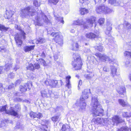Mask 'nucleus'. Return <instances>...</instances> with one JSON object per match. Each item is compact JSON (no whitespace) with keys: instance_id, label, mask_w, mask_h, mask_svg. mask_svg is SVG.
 Masks as SVG:
<instances>
[{"instance_id":"41","label":"nucleus","mask_w":131,"mask_h":131,"mask_svg":"<svg viewBox=\"0 0 131 131\" xmlns=\"http://www.w3.org/2000/svg\"><path fill=\"white\" fill-rule=\"evenodd\" d=\"M39 61L40 62V63L42 64V65H43L44 66H46L47 64H46V63L45 61V60L42 59H40L39 60Z\"/></svg>"},{"instance_id":"43","label":"nucleus","mask_w":131,"mask_h":131,"mask_svg":"<svg viewBox=\"0 0 131 131\" xmlns=\"http://www.w3.org/2000/svg\"><path fill=\"white\" fill-rule=\"evenodd\" d=\"M93 76V75L92 74H88L85 75V77L87 79H90Z\"/></svg>"},{"instance_id":"51","label":"nucleus","mask_w":131,"mask_h":131,"mask_svg":"<svg viewBox=\"0 0 131 131\" xmlns=\"http://www.w3.org/2000/svg\"><path fill=\"white\" fill-rule=\"evenodd\" d=\"M5 123L4 122V121H1L0 122V127H2L4 126H5Z\"/></svg>"},{"instance_id":"31","label":"nucleus","mask_w":131,"mask_h":131,"mask_svg":"<svg viewBox=\"0 0 131 131\" xmlns=\"http://www.w3.org/2000/svg\"><path fill=\"white\" fill-rule=\"evenodd\" d=\"M72 48H71V49L73 50H76L77 48L79 47V46L77 43H75L72 45Z\"/></svg>"},{"instance_id":"34","label":"nucleus","mask_w":131,"mask_h":131,"mask_svg":"<svg viewBox=\"0 0 131 131\" xmlns=\"http://www.w3.org/2000/svg\"><path fill=\"white\" fill-rule=\"evenodd\" d=\"M71 78V77L70 76L67 77L66 78V79L67 80V84L66 85V86L68 87V88L69 89L71 88V85L70 84V80L69 79Z\"/></svg>"},{"instance_id":"40","label":"nucleus","mask_w":131,"mask_h":131,"mask_svg":"<svg viewBox=\"0 0 131 131\" xmlns=\"http://www.w3.org/2000/svg\"><path fill=\"white\" fill-rule=\"evenodd\" d=\"M125 24L127 29H131V24L130 23L127 22H126Z\"/></svg>"},{"instance_id":"20","label":"nucleus","mask_w":131,"mask_h":131,"mask_svg":"<svg viewBox=\"0 0 131 131\" xmlns=\"http://www.w3.org/2000/svg\"><path fill=\"white\" fill-rule=\"evenodd\" d=\"M118 92L119 94L121 97H123V96L125 95L126 90L125 87L123 86L119 91H118Z\"/></svg>"},{"instance_id":"33","label":"nucleus","mask_w":131,"mask_h":131,"mask_svg":"<svg viewBox=\"0 0 131 131\" xmlns=\"http://www.w3.org/2000/svg\"><path fill=\"white\" fill-rule=\"evenodd\" d=\"M59 0H48V4H53L54 5H56L58 2Z\"/></svg>"},{"instance_id":"9","label":"nucleus","mask_w":131,"mask_h":131,"mask_svg":"<svg viewBox=\"0 0 131 131\" xmlns=\"http://www.w3.org/2000/svg\"><path fill=\"white\" fill-rule=\"evenodd\" d=\"M96 56L99 57L100 60L103 61L107 62L110 63L113 62V60L105 54H102L101 53H97L95 54Z\"/></svg>"},{"instance_id":"18","label":"nucleus","mask_w":131,"mask_h":131,"mask_svg":"<svg viewBox=\"0 0 131 131\" xmlns=\"http://www.w3.org/2000/svg\"><path fill=\"white\" fill-rule=\"evenodd\" d=\"M93 121L94 122V123L98 125L99 124H101L104 122L103 118H93Z\"/></svg>"},{"instance_id":"22","label":"nucleus","mask_w":131,"mask_h":131,"mask_svg":"<svg viewBox=\"0 0 131 131\" xmlns=\"http://www.w3.org/2000/svg\"><path fill=\"white\" fill-rule=\"evenodd\" d=\"M35 45L31 46H27L24 47V50L25 52H28L34 49Z\"/></svg>"},{"instance_id":"57","label":"nucleus","mask_w":131,"mask_h":131,"mask_svg":"<svg viewBox=\"0 0 131 131\" xmlns=\"http://www.w3.org/2000/svg\"><path fill=\"white\" fill-rule=\"evenodd\" d=\"M103 70L106 72H108L109 71V70L108 68H107L106 67H105L103 68Z\"/></svg>"},{"instance_id":"53","label":"nucleus","mask_w":131,"mask_h":131,"mask_svg":"<svg viewBox=\"0 0 131 131\" xmlns=\"http://www.w3.org/2000/svg\"><path fill=\"white\" fill-rule=\"evenodd\" d=\"M15 100L16 101H21L22 99L19 97H16L15 99Z\"/></svg>"},{"instance_id":"47","label":"nucleus","mask_w":131,"mask_h":131,"mask_svg":"<svg viewBox=\"0 0 131 131\" xmlns=\"http://www.w3.org/2000/svg\"><path fill=\"white\" fill-rule=\"evenodd\" d=\"M81 4L83 3H86L88 4L89 2V0H79Z\"/></svg>"},{"instance_id":"62","label":"nucleus","mask_w":131,"mask_h":131,"mask_svg":"<svg viewBox=\"0 0 131 131\" xmlns=\"http://www.w3.org/2000/svg\"><path fill=\"white\" fill-rule=\"evenodd\" d=\"M19 68V66H18V65H17V66H15V67L14 68V69L16 71L17 69H18Z\"/></svg>"},{"instance_id":"16","label":"nucleus","mask_w":131,"mask_h":131,"mask_svg":"<svg viewBox=\"0 0 131 131\" xmlns=\"http://www.w3.org/2000/svg\"><path fill=\"white\" fill-rule=\"evenodd\" d=\"M14 14V11L11 10L6 11L5 14L4 15V17L6 18H10Z\"/></svg>"},{"instance_id":"28","label":"nucleus","mask_w":131,"mask_h":131,"mask_svg":"<svg viewBox=\"0 0 131 131\" xmlns=\"http://www.w3.org/2000/svg\"><path fill=\"white\" fill-rule=\"evenodd\" d=\"M9 28V27H6L3 25L0 24V30L2 31H5Z\"/></svg>"},{"instance_id":"48","label":"nucleus","mask_w":131,"mask_h":131,"mask_svg":"<svg viewBox=\"0 0 131 131\" xmlns=\"http://www.w3.org/2000/svg\"><path fill=\"white\" fill-rule=\"evenodd\" d=\"M34 70L35 69H38L40 68V66L38 63H35L34 64Z\"/></svg>"},{"instance_id":"35","label":"nucleus","mask_w":131,"mask_h":131,"mask_svg":"<svg viewBox=\"0 0 131 131\" xmlns=\"http://www.w3.org/2000/svg\"><path fill=\"white\" fill-rule=\"evenodd\" d=\"M117 131H129V128L127 126H123L118 129Z\"/></svg>"},{"instance_id":"13","label":"nucleus","mask_w":131,"mask_h":131,"mask_svg":"<svg viewBox=\"0 0 131 131\" xmlns=\"http://www.w3.org/2000/svg\"><path fill=\"white\" fill-rule=\"evenodd\" d=\"M30 117L36 120H37L38 118L40 119L42 117L41 113H36L31 112L30 114Z\"/></svg>"},{"instance_id":"29","label":"nucleus","mask_w":131,"mask_h":131,"mask_svg":"<svg viewBox=\"0 0 131 131\" xmlns=\"http://www.w3.org/2000/svg\"><path fill=\"white\" fill-rule=\"evenodd\" d=\"M56 19L58 21H60V22L62 23L63 24L64 23V22L63 20V18L62 17H60L58 15H54Z\"/></svg>"},{"instance_id":"5","label":"nucleus","mask_w":131,"mask_h":131,"mask_svg":"<svg viewBox=\"0 0 131 131\" xmlns=\"http://www.w3.org/2000/svg\"><path fill=\"white\" fill-rule=\"evenodd\" d=\"M73 58L74 60L72 61V64L75 70L80 69L82 65V61L79 55L78 54H73Z\"/></svg>"},{"instance_id":"32","label":"nucleus","mask_w":131,"mask_h":131,"mask_svg":"<svg viewBox=\"0 0 131 131\" xmlns=\"http://www.w3.org/2000/svg\"><path fill=\"white\" fill-rule=\"evenodd\" d=\"M12 66L11 64H7L5 66L4 68V70L6 71H8L12 68Z\"/></svg>"},{"instance_id":"64","label":"nucleus","mask_w":131,"mask_h":131,"mask_svg":"<svg viewBox=\"0 0 131 131\" xmlns=\"http://www.w3.org/2000/svg\"><path fill=\"white\" fill-rule=\"evenodd\" d=\"M82 81L81 80H80L79 82V84L78 85V87L79 88V85L80 86L81 85H82Z\"/></svg>"},{"instance_id":"54","label":"nucleus","mask_w":131,"mask_h":131,"mask_svg":"<svg viewBox=\"0 0 131 131\" xmlns=\"http://www.w3.org/2000/svg\"><path fill=\"white\" fill-rule=\"evenodd\" d=\"M9 77H10L11 78H13L15 76L14 74L12 73H10L9 74Z\"/></svg>"},{"instance_id":"6","label":"nucleus","mask_w":131,"mask_h":131,"mask_svg":"<svg viewBox=\"0 0 131 131\" xmlns=\"http://www.w3.org/2000/svg\"><path fill=\"white\" fill-rule=\"evenodd\" d=\"M41 16L42 17V19L38 16L35 18V19L37 20V21L35 22L36 25L41 26L43 24V22L46 24H49L51 23V21L48 19L46 16L44 14H41Z\"/></svg>"},{"instance_id":"27","label":"nucleus","mask_w":131,"mask_h":131,"mask_svg":"<svg viewBox=\"0 0 131 131\" xmlns=\"http://www.w3.org/2000/svg\"><path fill=\"white\" fill-rule=\"evenodd\" d=\"M52 121L54 122H58L60 120V118L59 115L55 116L51 118Z\"/></svg>"},{"instance_id":"11","label":"nucleus","mask_w":131,"mask_h":131,"mask_svg":"<svg viewBox=\"0 0 131 131\" xmlns=\"http://www.w3.org/2000/svg\"><path fill=\"white\" fill-rule=\"evenodd\" d=\"M111 120L114 125L115 124L117 125L119 123L124 121L120 117L118 116H115L112 117Z\"/></svg>"},{"instance_id":"42","label":"nucleus","mask_w":131,"mask_h":131,"mask_svg":"<svg viewBox=\"0 0 131 131\" xmlns=\"http://www.w3.org/2000/svg\"><path fill=\"white\" fill-rule=\"evenodd\" d=\"M6 49L4 46H1L0 47V52H6Z\"/></svg>"},{"instance_id":"24","label":"nucleus","mask_w":131,"mask_h":131,"mask_svg":"<svg viewBox=\"0 0 131 131\" xmlns=\"http://www.w3.org/2000/svg\"><path fill=\"white\" fill-rule=\"evenodd\" d=\"M62 131H70V127L67 124H64L62 125Z\"/></svg>"},{"instance_id":"14","label":"nucleus","mask_w":131,"mask_h":131,"mask_svg":"<svg viewBox=\"0 0 131 131\" xmlns=\"http://www.w3.org/2000/svg\"><path fill=\"white\" fill-rule=\"evenodd\" d=\"M22 36L20 35L16 34L15 35V39L16 41L17 45L19 47H20L22 43L21 40Z\"/></svg>"},{"instance_id":"12","label":"nucleus","mask_w":131,"mask_h":131,"mask_svg":"<svg viewBox=\"0 0 131 131\" xmlns=\"http://www.w3.org/2000/svg\"><path fill=\"white\" fill-rule=\"evenodd\" d=\"M57 83V81L49 79L47 80V81H45L44 82V83L46 85H49L53 88L55 87Z\"/></svg>"},{"instance_id":"17","label":"nucleus","mask_w":131,"mask_h":131,"mask_svg":"<svg viewBox=\"0 0 131 131\" xmlns=\"http://www.w3.org/2000/svg\"><path fill=\"white\" fill-rule=\"evenodd\" d=\"M85 36L87 38L91 39H94L96 38H99L100 37L99 35H95L92 33H90L86 34Z\"/></svg>"},{"instance_id":"61","label":"nucleus","mask_w":131,"mask_h":131,"mask_svg":"<svg viewBox=\"0 0 131 131\" xmlns=\"http://www.w3.org/2000/svg\"><path fill=\"white\" fill-rule=\"evenodd\" d=\"M54 58L55 60H56L58 59V56L57 55H54Z\"/></svg>"},{"instance_id":"60","label":"nucleus","mask_w":131,"mask_h":131,"mask_svg":"<svg viewBox=\"0 0 131 131\" xmlns=\"http://www.w3.org/2000/svg\"><path fill=\"white\" fill-rule=\"evenodd\" d=\"M61 107H57L56 109V111H61Z\"/></svg>"},{"instance_id":"52","label":"nucleus","mask_w":131,"mask_h":131,"mask_svg":"<svg viewBox=\"0 0 131 131\" xmlns=\"http://www.w3.org/2000/svg\"><path fill=\"white\" fill-rule=\"evenodd\" d=\"M21 82V80H20L19 79L17 81L15 82V85L16 86L17 85L19 84Z\"/></svg>"},{"instance_id":"2","label":"nucleus","mask_w":131,"mask_h":131,"mask_svg":"<svg viewBox=\"0 0 131 131\" xmlns=\"http://www.w3.org/2000/svg\"><path fill=\"white\" fill-rule=\"evenodd\" d=\"M36 13L35 9L31 7H27L21 10L20 15L23 18H28L30 16H34Z\"/></svg>"},{"instance_id":"63","label":"nucleus","mask_w":131,"mask_h":131,"mask_svg":"<svg viewBox=\"0 0 131 131\" xmlns=\"http://www.w3.org/2000/svg\"><path fill=\"white\" fill-rule=\"evenodd\" d=\"M127 115L128 116H127V118H129V117H131V113L127 112Z\"/></svg>"},{"instance_id":"1","label":"nucleus","mask_w":131,"mask_h":131,"mask_svg":"<svg viewBox=\"0 0 131 131\" xmlns=\"http://www.w3.org/2000/svg\"><path fill=\"white\" fill-rule=\"evenodd\" d=\"M96 96L92 97L91 104L93 106L92 112L94 116H102L103 114V110Z\"/></svg>"},{"instance_id":"15","label":"nucleus","mask_w":131,"mask_h":131,"mask_svg":"<svg viewBox=\"0 0 131 131\" xmlns=\"http://www.w3.org/2000/svg\"><path fill=\"white\" fill-rule=\"evenodd\" d=\"M6 113L9 115L16 116L18 115V113L17 111H15L14 108L11 107L9 110L6 112Z\"/></svg>"},{"instance_id":"19","label":"nucleus","mask_w":131,"mask_h":131,"mask_svg":"<svg viewBox=\"0 0 131 131\" xmlns=\"http://www.w3.org/2000/svg\"><path fill=\"white\" fill-rule=\"evenodd\" d=\"M112 26V24H110L108 25L106 29L105 32V34L107 35H108L109 36H111L110 33L111 30L112 29L111 27Z\"/></svg>"},{"instance_id":"58","label":"nucleus","mask_w":131,"mask_h":131,"mask_svg":"<svg viewBox=\"0 0 131 131\" xmlns=\"http://www.w3.org/2000/svg\"><path fill=\"white\" fill-rule=\"evenodd\" d=\"M15 28L17 29L20 30L21 29L20 28V26L17 25H15Z\"/></svg>"},{"instance_id":"56","label":"nucleus","mask_w":131,"mask_h":131,"mask_svg":"<svg viewBox=\"0 0 131 131\" xmlns=\"http://www.w3.org/2000/svg\"><path fill=\"white\" fill-rule=\"evenodd\" d=\"M40 56L42 58L45 57L46 56L45 53L44 52H42V53H41Z\"/></svg>"},{"instance_id":"23","label":"nucleus","mask_w":131,"mask_h":131,"mask_svg":"<svg viewBox=\"0 0 131 131\" xmlns=\"http://www.w3.org/2000/svg\"><path fill=\"white\" fill-rule=\"evenodd\" d=\"M118 102L123 107L127 106L128 105L126 101H124L122 99H119Z\"/></svg>"},{"instance_id":"59","label":"nucleus","mask_w":131,"mask_h":131,"mask_svg":"<svg viewBox=\"0 0 131 131\" xmlns=\"http://www.w3.org/2000/svg\"><path fill=\"white\" fill-rule=\"evenodd\" d=\"M3 68L2 67H0V74H2L3 73Z\"/></svg>"},{"instance_id":"38","label":"nucleus","mask_w":131,"mask_h":131,"mask_svg":"<svg viewBox=\"0 0 131 131\" xmlns=\"http://www.w3.org/2000/svg\"><path fill=\"white\" fill-rule=\"evenodd\" d=\"M33 4L35 6L38 7L40 5V2L39 1L34 0L33 2Z\"/></svg>"},{"instance_id":"25","label":"nucleus","mask_w":131,"mask_h":131,"mask_svg":"<svg viewBox=\"0 0 131 131\" xmlns=\"http://www.w3.org/2000/svg\"><path fill=\"white\" fill-rule=\"evenodd\" d=\"M80 12L82 15H84L89 13V10L85 8H81L80 10Z\"/></svg>"},{"instance_id":"26","label":"nucleus","mask_w":131,"mask_h":131,"mask_svg":"<svg viewBox=\"0 0 131 131\" xmlns=\"http://www.w3.org/2000/svg\"><path fill=\"white\" fill-rule=\"evenodd\" d=\"M110 67L111 69V73L113 77L116 74L117 69L114 66H111Z\"/></svg>"},{"instance_id":"36","label":"nucleus","mask_w":131,"mask_h":131,"mask_svg":"<svg viewBox=\"0 0 131 131\" xmlns=\"http://www.w3.org/2000/svg\"><path fill=\"white\" fill-rule=\"evenodd\" d=\"M34 66L32 64H29L28 66L27 67V69L30 70L32 71L34 70Z\"/></svg>"},{"instance_id":"10","label":"nucleus","mask_w":131,"mask_h":131,"mask_svg":"<svg viewBox=\"0 0 131 131\" xmlns=\"http://www.w3.org/2000/svg\"><path fill=\"white\" fill-rule=\"evenodd\" d=\"M32 86L31 82H29L25 83L23 85H21L20 86V91L22 92H25L27 90V88L29 89Z\"/></svg>"},{"instance_id":"50","label":"nucleus","mask_w":131,"mask_h":131,"mask_svg":"<svg viewBox=\"0 0 131 131\" xmlns=\"http://www.w3.org/2000/svg\"><path fill=\"white\" fill-rule=\"evenodd\" d=\"M84 52L86 53H89L90 52V50L89 49L85 48L84 50Z\"/></svg>"},{"instance_id":"44","label":"nucleus","mask_w":131,"mask_h":131,"mask_svg":"<svg viewBox=\"0 0 131 131\" xmlns=\"http://www.w3.org/2000/svg\"><path fill=\"white\" fill-rule=\"evenodd\" d=\"M104 18H101L99 20V23L100 25H101L104 23Z\"/></svg>"},{"instance_id":"45","label":"nucleus","mask_w":131,"mask_h":131,"mask_svg":"<svg viewBox=\"0 0 131 131\" xmlns=\"http://www.w3.org/2000/svg\"><path fill=\"white\" fill-rule=\"evenodd\" d=\"M98 50L99 51H101L103 49V47L101 45L99 46H97Z\"/></svg>"},{"instance_id":"7","label":"nucleus","mask_w":131,"mask_h":131,"mask_svg":"<svg viewBox=\"0 0 131 131\" xmlns=\"http://www.w3.org/2000/svg\"><path fill=\"white\" fill-rule=\"evenodd\" d=\"M96 10L97 13H98L103 12L108 13L111 12L110 9L107 6L104 5L96 7Z\"/></svg>"},{"instance_id":"3","label":"nucleus","mask_w":131,"mask_h":131,"mask_svg":"<svg viewBox=\"0 0 131 131\" xmlns=\"http://www.w3.org/2000/svg\"><path fill=\"white\" fill-rule=\"evenodd\" d=\"M95 20L96 18L92 16L90 19L88 18L87 19V22L86 23L83 22L82 19H81L74 21L73 24L74 25H83L84 28H88L89 27L88 24L89 25L90 27H91L92 26L93 24L95 22Z\"/></svg>"},{"instance_id":"39","label":"nucleus","mask_w":131,"mask_h":131,"mask_svg":"<svg viewBox=\"0 0 131 131\" xmlns=\"http://www.w3.org/2000/svg\"><path fill=\"white\" fill-rule=\"evenodd\" d=\"M124 56L127 57H131V52L125 51L124 53Z\"/></svg>"},{"instance_id":"21","label":"nucleus","mask_w":131,"mask_h":131,"mask_svg":"<svg viewBox=\"0 0 131 131\" xmlns=\"http://www.w3.org/2000/svg\"><path fill=\"white\" fill-rule=\"evenodd\" d=\"M49 122L48 120H45V121L42 122L41 125H43L44 129L42 131H47L46 129V128H48L47 125L49 123Z\"/></svg>"},{"instance_id":"55","label":"nucleus","mask_w":131,"mask_h":131,"mask_svg":"<svg viewBox=\"0 0 131 131\" xmlns=\"http://www.w3.org/2000/svg\"><path fill=\"white\" fill-rule=\"evenodd\" d=\"M14 86V85L13 83L11 84L8 87V88L9 89H11L13 88Z\"/></svg>"},{"instance_id":"8","label":"nucleus","mask_w":131,"mask_h":131,"mask_svg":"<svg viewBox=\"0 0 131 131\" xmlns=\"http://www.w3.org/2000/svg\"><path fill=\"white\" fill-rule=\"evenodd\" d=\"M51 36L54 37V40L57 43L60 45H62L63 43V40L61 37L60 36L59 32H52L51 34Z\"/></svg>"},{"instance_id":"37","label":"nucleus","mask_w":131,"mask_h":131,"mask_svg":"<svg viewBox=\"0 0 131 131\" xmlns=\"http://www.w3.org/2000/svg\"><path fill=\"white\" fill-rule=\"evenodd\" d=\"M41 96L43 97H47V93L45 90H42L41 91Z\"/></svg>"},{"instance_id":"30","label":"nucleus","mask_w":131,"mask_h":131,"mask_svg":"<svg viewBox=\"0 0 131 131\" xmlns=\"http://www.w3.org/2000/svg\"><path fill=\"white\" fill-rule=\"evenodd\" d=\"M46 41V40L42 38H40L37 40L36 43L37 44L38 43H45Z\"/></svg>"},{"instance_id":"46","label":"nucleus","mask_w":131,"mask_h":131,"mask_svg":"<svg viewBox=\"0 0 131 131\" xmlns=\"http://www.w3.org/2000/svg\"><path fill=\"white\" fill-rule=\"evenodd\" d=\"M6 106H5L2 107L0 109V111L1 112H3L4 111L6 113V111H7L6 110Z\"/></svg>"},{"instance_id":"49","label":"nucleus","mask_w":131,"mask_h":131,"mask_svg":"<svg viewBox=\"0 0 131 131\" xmlns=\"http://www.w3.org/2000/svg\"><path fill=\"white\" fill-rule=\"evenodd\" d=\"M127 115V112H124L122 113V115L124 117L127 118V116H128Z\"/></svg>"},{"instance_id":"4","label":"nucleus","mask_w":131,"mask_h":131,"mask_svg":"<svg viewBox=\"0 0 131 131\" xmlns=\"http://www.w3.org/2000/svg\"><path fill=\"white\" fill-rule=\"evenodd\" d=\"M90 89H85L82 92V95L80 98V108L82 110H84L85 108L86 104L83 100H85L88 98L89 94L91 93Z\"/></svg>"}]
</instances>
